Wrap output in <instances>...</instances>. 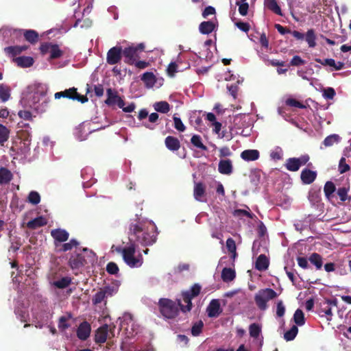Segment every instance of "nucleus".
Returning a JSON list of instances; mask_svg holds the SVG:
<instances>
[{"label": "nucleus", "instance_id": "1", "mask_svg": "<svg viewBox=\"0 0 351 351\" xmlns=\"http://www.w3.org/2000/svg\"><path fill=\"white\" fill-rule=\"evenodd\" d=\"M47 92V86L45 84H31L23 92L20 104L24 108L33 109L37 113H43L46 110L49 103Z\"/></svg>", "mask_w": 351, "mask_h": 351}, {"label": "nucleus", "instance_id": "2", "mask_svg": "<svg viewBox=\"0 0 351 351\" xmlns=\"http://www.w3.org/2000/svg\"><path fill=\"white\" fill-rule=\"evenodd\" d=\"M31 128L28 123L20 121L17 124V134L21 139L19 143H16L11 147V152H13L14 158L20 157L21 159L25 158L30 151L31 142Z\"/></svg>", "mask_w": 351, "mask_h": 351}, {"label": "nucleus", "instance_id": "3", "mask_svg": "<svg viewBox=\"0 0 351 351\" xmlns=\"http://www.w3.org/2000/svg\"><path fill=\"white\" fill-rule=\"evenodd\" d=\"M95 259V254L87 248L80 252L72 254L69 260V265L73 270L79 269L86 264L93 263Z\"/></svg>", "mask_w": 351, "mask_h": 351}, {"label": "nucleus", "instance_id": "4", "mask_svg": "<svg viewBox=\"0 0 351 351\" xmlns=\"http://www.w3.org/2000/svg\"><path fill=\"white\" fill-rule=\"evenodd\" d=\"M178 302V300H177ZM158 306L160 313L167 319L175 318L179 313L178 302H176L168 298H160L158 302Z\"/></svg>", "mask_w": 351, "mask_h": 351}, {"label": "nucleus", "instance_id": "5", "mask_svg": "<svg viewBox=\"0 0 351 351\" xmlns=\"http://www.w3.org/2000/svg\"><path fill=\"white\" fill-rule=\"evenodd\" d=\"M130 231L136 237L137 240L143 245H151L156 241V235L144 230L141 222L131 225Z\"/></svg>", "mask_w": 351, "mask_h": 351}, {"label": "nucleus", "instance_id": "6", "mask_svg": "<svg viewBox=\"0 0 351 351\" xmlns=\"http://www.w3.org/2000/svg\"><path fill=\"white\" fill-rule=\"evenodd\" d=\"M136 247L134 244H131L123 249L122 254L125 263L130 267H139L143 263L142 255L138 253L135 256Z\"/></svg>", "mask_w": 351, "mask_h": 351}, {"label": "nucleus", "instance_id": "7", "mask_svg": "<svg viewBox=\"0 0 351 351\" xmlns=\"http://www.w3.org/2000/svg\"><path fill=\"white\" fill-rule=\"evenodd\" d=\"M278 296L277 293L270 288L260 289L254 296V301L258 308L261 311H265L267 307V302Z\"/></svg>", "mask_w": 351, "mask_h": 351}, {"label": "nucleus", "instance_id": "8", "mask_svg": "<svg viewBox=\"0 0 351 351\" xmlns=\"http://www.w3.org/2000/svg\"><path fill=\"white\" fill-rule=\"evenodd\" d=\"M201 289L202 287L199 284H194L190 290L182 293L183 301L186 304L184 306L181 304L180 300H178V304L180 306L182 312L186 313L191 311L193 306L191 300L200 293Z\"/></svg>", "mask_w": 351, "mask_h": 351}, {"label": "nucleus", "instance_id": "9", "mask_svg": "<svg viewBox=\"0 0 351 351\" xmlns=\"http://www.w3.org/2000/svg\"><path fill=\"white\" fill-rule=\"evenodd\" d=\"M93 125L90 121H84L76 126L73 131L75 138L80 141H85L90 134L105 128H96Z\"/></svg>", "mask_w": 351, "mask_h": 351}, {"label": "nucleus", "instance_id": "10", "mask_svg": "<svg viewBox=\"0 0 351 351\" xmlns=\"http://www.w3.org/2000/svg\"><path fill=\"white\" fill-rule=\"evenodd\" d=\"M145 49V45L139 43L136 46H130L126 47L123 51V55L125 57V62L133 65L136 60L140 58L139 53Z\"/></svg>", "mask_w": 351, "mask_h": 351}, {"label": "nucleus", "instance_id": "11", "mask_svg": "<svg viewBox=\"0 0 351 351\" xmlns=\"http://www.w3.org/2000/svg\"><path fill=\"white\" fill-rule=\"evenodd\" d=\"M119 331L123 330L128 337L133 336L134 333H137L132 314L124 313L122 317L119 318Z\"/></svg>", "mask_w": 351, "mask_h": 351}, {"label": "nucleus", "instance_id": "12", "mask_svg": "<svg viewBox=\"0 0 351 351\" xmlns=\"http://www.w3.org/2000/svg\"><path fill=\"white\" fill-rule=\"evenodd\" d=\"M54 97L56 99L60 98H67L72 100H76L82 104H84L88 101L86 96L80 95L77 92V88L73 87L69 89H66L64 91L57 92L54 95Z\"/></svg>", "mask_w": 351, "mask_h": 351}, {"label": "nucleus", "instance_id": "13", "mask_svg": "<svg viewBox=\"0 0 351 351\" xmlns=\"http://www.w3.org/2000/svg\"><path fill=\"white\" fill-rule=\"evenodd\" d=\"M290 34L298 40H302L305 38L308 47L311 48H313L316 46V35L313 29H308L305 35L296 30L291 31Z\"/></svg>", "mask_w": 351, "mask_h": 351}, {"label": "nucleus", "instance_id": "14", "mask_svg": "<svg viewBox=\"0 0 351 351\" xmlns=\"http://www.w3.org/2000/svg\"><path fill=\"white\" fill-rule=\"evenodd\" d=\"M124 100L118 95L116 90H111V106H117L125 112H132L134 110L136 105L134 102L130 103L128 106H125Z\"/></svg>", "mask_w": 351, "mask_h": 351}, {"label": "nucleus", "instance_id": "15", "mask_svg": "<svg viewBox=\"0 0 351 351\" xmlns=\"http://www.w3.org/2000/svg\"><path fill=\"white\" fill-rule=\"evenodd\" d=\"M317 173L316 171H313L308 168H304L302 170L300 173V179L304 184H311L317 178Z\"/></svg>", "mask_w": 351, "mask_h": 351}, {"label": "nucleus", "instance_id": "16", "mask_svg": "<svg viewBox=\"0 0 351 351\" xmlns=\"http://www.w3.org/2000/svg\"><path fill=\"white\" fill-rule=\"evenodd\" d=\"M90 332V324L88 322L84 321L79 325L77 329V337L80 340L85 341L89 337Z\"/></svg>", "mask_w": 351, "mask_h": 351}, {"label": "nucleus", "instance_id": "17", "mask_svg": "<svg viewBox=\"0 0 351 351\" xmlns=\"http://www.w3.org/2000/svg\"><path fill=\"white\" fill-rule=\"evenodd\" d=\"M219 301L217 299L212 300L206 308V312L209 317H217L221 313Z\"/></svg>", "mask_w": 351, "mask_h": 351}, {"label": "nucleus", "instance_id": "18", "mask_svg": "<svg viewBox=\"0 0 351 351\" xmlns=\"http://www.w3.org/2000/svg\"><path fill=\"white\" fill-rule=\"evenodd\" d=\"M332 306H337V301L336 299L334 300H327L322 306L320 308V312L324 313L327 316L328 320H331L332 313Z\"/></svg>", "mask_w": 351, "mask_h": 351}, {"label": "nucleus", "instance_id": "19", "mask_svg": "<svg viewBox=\"0 0 351 351\" xmlns=\"http://www.w3.org/2000/svg\"><path fill=\"white\" fill-rule=\"evenodd\" d=\"M206 186L202 182H195L193 189V196L198 202H204Z\"/></svg>", "mask_w": 351, "mask_h": 351}, {"label": "nucleus", "instance_id": "20", "mask_svg": "<svg viewBox=\"0 0 351 351\" xmlns=\"http://www.w3.org/2000/svg\"><path fill=\"white\" fill-rule=\"evenodd\" d=\"M218 171L223 175H230L233 171L232 161L230 159L221 160L218 165Z\"/></svg>", "mask_w": 351, "mask_h": 351}, {"label": "nucleus", "instance_id": "21", "mask_svg": "<svg viewBox=\"0 0 351 351\" xmlns=\"http://www.w3.org/2000/svg\"><path fill=\"white\" fill-rule=\"evenodd\" d=\"M166 147L171 151L176 152L180 148V142L178 138L173 136H168L165 139Z\"/></svg>", "mask_w": 351, "mask_h": 351}, {"label": "nucleus", "instance_id": "22", "mask_svg": "<svg viewBox=\"0 0 351 351\" xmlns=\"http://www.w3.org/2000/svg\"><path fill=\"white\" fill-rule=\"evenodd\" d=\"M308 199L313 205H316L322 200L321 188L312 187L308 191Z\"/></svg>", "mask_w": 351, "mask_h": 351}, {"label": "nucleus", "instance_id": "23", "mask_svg": "<svg viewBox=\"0 0 351 351\" xmlns=\"http://www.w3.org/2000/svg\"><path fill=\"white\" fill-rule=\"evenodd\" d=\"M269 265V260L265 254H261L256 258L255 262V269L258 271H263L268 269Z\"/></svg>", "mask_w": 351, "mask_h": 351}, {"label": "nucleus", "instance_id": "24", "mask_svg": "<svg viewBox=\"0 0 351 351\" xmlns=\"http://www.w3.org/2000/svg\"><path fill=\"white\" fill-rule=\"evenodd\" d=\"M108 287H105V289H101L97 292L92 300L93 304L95 305H99L104 302V305L106 306L107 304L106 293H108Z\"/></svg>", "mask_w": 351, "mask_h": 351}, {"label": "nucleus", "instance_id": "25", "mask_svg": "<svg viewBox=\"0 0 351 351\" xmlns=\"http://www.w3.org/2000/svg\"><path fill=\"white\" fill-rule=\"evenodd\" d=\"M51 235L54 239L55 241L60 243L64 242L69 239V233L62 229H54L51 231Z\"/></svg>", "mask_w": 351, "mask_h": 351}, {"label": "nucleus", "instance_id": "26", "mask_svg": "<svg viewBox=\"0 0 351 351\" xmlns=\"http://www.w3.org/2000/svg\"><path fill=\"white\" fill-rule=\"evenodd\" d=\"M108 335V325L105 324L99 327L95 332V341L96 343H102L106 341Z\"/></svg>", "mask_w": 351, "mask_h": 351}, {"label": "nucleus", "instance_id": "27", "mask_svg": "<svg viewBox=\"0 0 351 351\" xmlns=\"http://www.w3.org/2000/svg\"><path fill=\"white\" fill-rule=\"evenodd\" d=\"M260 153L257 149H245L241 154V158L245 161H254L258 159Z\"/></svg>", "mask_w": 351, "mask_h": 351}, {"label": "nucleus", "instance_id": "28", "mask_svg": "<svg viewBox=\"0 0 351 351\" xmlns=\"http://www.w3.org/2000/svg\"><path fill=\"white\" fill-rule=\"evenodd\" d=\"M215 24L213 21H203L199 24V30L202 34H209L214 31Z\"/></svg>", "mask_w": 351, "mask_h": 351}, {"label": "nucleus", "instance_id": "29", "mask_svg": "<svg viewBox=\"0 0 351 351\" xmlns=\"http://www.w3.org/2000/svg\"><path fill=\"white\" fill-rule=\"evenodd\" d=\"M14 62L17 64L18 66L27 68L33 65L34 59L30 56H21L16 58L14 59Z\"/></svg>", "mask_w": 351, "mask_h": 351}, {"label": "nucleus", "instance_id": "30", "mask_svg": "<svg viewBox=\"0 0 351 351\" xmlns=\"http://www.w3.org/2000/svg\"><path fill=\"white\" fill-rule=\"evenodd\" d=\"M141 80L145 84L147 87H153L156 82V76L152 72H145L141 76Z\"/></svg>", "mask_w": 351, "mask_h": 351}, {"label": "nucleus", "instance_id": "31", "mask_svg": "<svg viewBox=\"0 0 351 351\" xmlns=\"http://www.w3.org/2000/svg\"><path fill=\"white\" fill-rule=\"evenodd\" d=\"M123 51L121 47H111V64H117L121 60Z\"/></svg>", "mask_w": 351, "mask_h": 351}, {"label": "nucleus", "instance_id": "32", "mask_svg": "<svg viewBox=\"0 0 351 351\" xmlns=\"http://www.w3.org/2000/svg\"><path fill=\"white\" fill-rule=\"evenodd\" d=\"M27 49V47L25 45L23 46H11L8 47L4 49L5 52L12 56L14 57L18 54H20L22 51H25Z\"/></svg>", "mask_w": 351, "mask_h": 351}, {"label": "nucleus", "instance_id": "33", "mask_svg": "<svg viewBox=\"0 0 351 351\" xmlns=\"http://www.w3.org/2000/svg\"><path fill=\"white\" fill-rule=\"evenodd\" d=\"M236 277V272L231 268L225 267L221 271V278L223 282L232 281Z\"/></svg>", "mask_w": 351, "mask_h": 351}, {"label": "nucleus", "instance_id": "34", "mask_svg": "<svg viewBox=\"0 0 351 351\" xmlns=\"http://www.w3.org/2000/svg\"><path fill=\"white\" fill-rule=\"evenodd\" d=\"M285 167L288 171H297L300 169V164L297 158H289L286 160Z\"/></svg>", "mask_w": 351, "mask_h": 351}, {"label": "nucleus", "instance_id": "35", "mask_svg": "<svg viewBox=\"0 0 351 351\" xmlns=\"http://www.w3.org/2000/svg\"><path fill=\"white\" fill-rule=\"evenodd\" d=\"M12 178V173L6 168H0V184H5L8 183Z\"/></svg>", "mask_w": 351, "mask_h": 351}, {"label": "nucleus", "instance_id": "36", "mask_svg": "<svg viewBox=\"0 0 351 351\" xmlns=\"http://www.w3.org/2000/svg\"><path fill=\"white\" fill-rule=\"evenodd\" d=\"M265 4L269 10L279 16H283L280 7L276 0H265Z\"/></svg>", "mask_w": 351, "mask_h": 351}, {"label": "nucleus", "instance_id": "37", "mask_svg": "<svg viewBox=\"0 0 351 351\" xmlns=\"http://www.w3.org/2000/svg\"><path fill=\"white\" fill-rule=\"evenodd\" d=\"M71 282L72 278L71 277L65 276L58 280L54 281L53 285L56 288L62 289L69 287L71 284Z\"/></svg>", "mask_w": 351, "mask_h": 351}, {"label": "nucleus", "instance_id": "38", "mask_svg": "<svg viewBox=\"0 0 351 351\" xmlns=\"http://www.w3.org/2000/svg\"><path fill=\"white\" fill-rule=\"evenodd\" d=\"M247 210L245 209H235L233 211V217L236 218H248V219H252L253 218V214L250 212L248 207H247Z\"/></svg>", "mask_w": 351, "mask_h": 351}, {"label": "nucleus", "instance_id": "39", "mask_svg": "<svg viewBox=\"0 0 351 351\" xmlns=\"http://www.w3.org/2000/svg\"><path fill=\"white\" fill-rule=\"evenodd\" d=\"M154 108L156 111L163 114H166L170 110V105L165 101L156 102L154 104Z\"/></svg>", "mask_w": 351, "mask_h": 351}, {"label": "nucleus", "instance_id": "40", "mask_svg": "<svg viewBox=\"0 0 351 351\" xmlns=\"http://www.w3.org/2000/svg\"><path fill=\"white\" fill-rule=\"evenodd\" d=\"M293 320L296 325L298 326H303L305 324V318L304 315L302 311L300 308H298L293 315Z\"/></svg>", "mask_w": 351, "mask_h": 351}, {"label": "nucleus", "instance_id": "41", "mask_svg": "<svg viewBox=\"0 0 351 351\" xmlns=\"http://www.w3.org/2000/svg\"><path fill=\"white\" fill-rule=\"evenodd\" d=\"M191 142L193 146L203 151L207 150V147L203 144L202 138L199 135L195 134L191 137Z\"/></svg>", "mask_w": 351, "mask_h": 351}, {"label": "nucleus", "instance_id": "42", "mask_svg": "<svg viewBox=\"0 0 351 351\" xmlns=\"http://www.w3.org/2000/svg\"><path fill=\"white\" fill-rule=\"evenodd\" d=\"M298 332V328L293 325L291 328L284 334V338L287 341L293 340Z\"/></svg>", "mask_w": 351, "mask_h": 351}, {"label": "nucleus", "instance_id": "43", "mask_svg": "<svg viewBox=\"0 0 351 351\" xmlns=\"http://www.w3.org/2000/svg\"><path fill=\"white\" fill-rule=\"evenodd\" d=\"M10 96V89L5 84H0V98L3 102L7 101Z\"/></svg>", "mask_w": 351, "mask_h": 351}, {"label": "nucleus", "instance_id": "44", "mask_svg": "<svg viewBox=\"0 0 351 351\" xmlns=\"http://www.w3.org/2000/svg\"><path fill=\"white\" fill-rule=\"evenodd\" d=\"M226 247L231 254V257L234 258L237 256V246L234 240L232 238H228L226 241Z\"/></svg>", "mask_w": 351, "mask_h": 351}, {"label": "nucleus", "instance_id": "45", "mask_svg": "<svg viewBox=\"0 0 351 351\" xmlns=\"http://www.w3.org/2000/svg\"><path fill=\"white\" fill-rule=\"evenodd\" d=\"M309 261L316 267L317 269H320L322 268L323 263L322 258L317 253H313L309 258Z\"/></svg>", "mask_w": 351, "mask_h": 351}, {"label": "nucleus", "instance_id": "46", "mask_svg": "<svg viewBox=\"0 0 351 351\" xmlns=\"http://www.w3.org/2000/svg\"><path fill=\"white\" fill-rule=\"evenodd\" d=\"M335 184L331 181H327L324 186V192L327 198H330L331 195L335 191Z\"/></svg>", "mask_w": 351, "mask_h": 351}, {"label": "nucleus", "instance_id": "47", "mask_svg": "<svg viewBox=\"0 0 351 351\" xmlns=\"http://www.w3.org/2000/svg\"><path fill=\"white\" fill-rule=\"evenodd\" d=\"M27 201L33 205H37L40 202V195L37 191H32L27 196Z\"/></svg>", "mask_w": 351, "mask_h": 351}, {"label": "nucleus", "instance_id": "48", "mask_svg": "<svg viewBox=\"0 0 351 351\" xmlns=\"http://www.w3.org/2000/svg\"><path fill=\"white\" fill-rule=\"evenodd\" d=\"M24 36L27 41L34 43L37 41L38 34L34 30L29 29L25 32Z\"/></svg>", "mask_w": 351, "mask_h": 351}, {"label": "nucleus", "instance_id": "49", "mask_svg": "<svg viewBox=\"0 0 351 351\" xmlns=\"http://www.w3.org/2000/svg\"><path fill=\"white\" fill-rule=\"evenodd\" d=\"M47 224V221H28L26 226L31 230H35Z\"/></svg>", "mask_w": 351, "mask_h": 351}, {"label": "nucleus", "instance_id": "50", "mask_svg": "<svg viewBox=\"0 0 351 351\" xmlns=\"http://www.w3.org/2000/svg\"><path fill=\"white\" fill-rule=\"evenodd\" d=\"M204 327L202 321H199L193 324L191 328V334L194 337H197L200 335Z\"/></svg>", "mask_w": 351, "mask_h": 351}, {"label": "nucleus", "instance_id": "51", "mask_svg": "<svg viewBox=\"0 0 351 351\" xmlns=\"http://www.w3.org/2000/svg\"><path fill=\"white\" fill-rule=\"evenodd\" d=\"M50 49L49 57L51 59L58 58L62 55V51L60 50L58 45L52 44Z\"/></svg>", "mask_w": 351, "mask_h": 351}, {"label": "nucleus", "instance_id": "52", "mask_svg": "<svg viewBox=\"0 0 351 351\" xmlns=\"http://www.w3.org/2000/svg\"><path fill=\"white\" fill-rule=\"evenodd\" d=\"M249 332L252 337L257 338L261 332V329L258 324L254 323L250 324L249 327Z\"/></svg>", "mask_w": 351, "mask_h": 351}, {"label": "nucleus", "instance_id": "53", "mask_svg": "<svg viewBox=\"0 0 351 351\" xmlns=\"http://www.w3.org/2000/svg\"><path fill=\"white\" fill-rule=\"evenodd\" d=\"M339 140V136L337 134H331L328 136L323 142V144L326 147H329L335 143L338 142Z\"/></svg>", "mask_w": 351, "mask_h": 351}, {"label": "nucleus", "instance_id": "54", "mask_svg": "<svg viewBox=\"0 0 351 351\" xmlns=\"http://www.w3.org/2000/svg\"><path fill=\"white\" fill-rule=\"evenodd\" d=\"M285 104L287 106L291 107H295L301 109H304L306 108L305 105H304L302 103L293 98H288L285 101Z\"/></svg>", "mask_w": 351, "mask_h": 351}, {"label": "nucleus", "instance_id": "55", "mask_svg": "<svg viewBox=\"0 0 351 351\" xmlns=\"http://www.w3.org/2000/svg\"><path fill=\"white\" fill-rule=\"evenodd\" d=\"M9 130L8 129L0 124V143L3 144L4 142L7 141L9 137Z\"/></svg>", "mask_w": 351, "mask_h": 351}, {"label": "nucleus", "instance_id": "56", "mask_svg": "<svg viewBox=\"0 0 351 351\" xmlns=\"http://www.w3.org/2000/svg\"><path fill=\"white\" fill-rule=\"evenodd\" d=\"M79 245V243L75 240L71 239L69 243H64L61 245V248L60 249V251L62 252H66L72 250L73 247H77Z\"/></svg>", "mask_w": 351, "mask_h": 351}, {"label": "nucleus", "instance_id": "57", "mask_svg": "<svg viewBox=\"0 0 351 351\" xmlns=\"http://www.w3.org/2000/svg\"><path fill=\"white\" fill-rule=\"evenodd\" d=\"M18 116L25 121H32L33 117L31 112L27 110H19L18 112Z\"/></svg>", "mask_w": 351, "mask_h": 351}, {"label": "nucleus", "instance_id": "58", "mask_svg": "<svg viewBox=\"0 0 351 351\" xmlns=\"http://www.w3.org/2000/svg\"><path fill=\"white\" fill-rule=\"evenodd\" d=\"M69 318L65 316H61L58 321V328L64 331L70 327V324L67 323Z\"/></svg>", "mask_w": 351, "mask_h": 351}, {"label": "nucleus", "instance_id": "59", "mask_svg": "<svg viewBox=\"0 0 351 351\" xmlns=\"http://www.w3.org/2000/svg\"><path fill=\"white\" fill-rule=\"evenodd\" d=\"M174 128L179 132H184L186 129L180 118L173 116Z\"/></svg>", "mask_w": 351, "mask_h": 351}, {"label": "nucleus", "instance_id": "60", "mask_svg": "<svg viewBox=\"0 0 351 351\" xmlns=\"http://www.w3.org/2000/svg\"><path fill=\"white\" fill-rule=\"evenodd\" d=\"M349 191V188L346 187H341L337 190V195H339L341 201L345 202L348 199V192Z\"/></svg>", "mask_w": 351, "mask_h": 351}, {"label": "nucleus", "instance_id": "61", "mask_svg": "<svg viewBox=\"0 0 351 351\" xmlns=\"http://www.w3.org/2000/svg\"><path fill=\"white\" fill-rule=\"evenodd\" d=\"M285 313V306L282 300H279L276 304V315L278 317H282Z\"/></svg>", "mask_w": 351, "mask_h": 351}, {"label": "nucleus", "instance_id": "62", "mask_svg": "<svg viewBox=\"0 0 351 351\" xmlns=\"http://www.w3.org/2000/svg\"><path fill=\"white\" fill-rule=\"evenodd\" d=\"M236 4L239 5V12L242 16H246L248 12L249 5L247 3H242L237 1Z\"/></svg>", "mask_w": 351, "mask_h": 351}, {"label": "nucleus", "instance_id": "63", "mask_svg": "<svg viewBox=\"0 0 351 351\" xmlns=\"http://www.w3.org/2000/svg\"><path fill=\"white\" fill-rule=\"evenodd\" d=\"M350 166L346 164V158L342 157L339 162V171L340 173H344L350 170Z\"/></svg>", "mask_w": 351, "mask_h": 351}, {"label": "nucleus", "instance_id": "64", "mask_svg": "<svg viewBox=\"0 0 351 351\" xmlns=\"http://www.w3.org/2000/svg\"><path fill=\"white\" fill-rule=\"evenodd\" d=\"M310 221H298L294 224L295 229L300 232L307 228L310 226Z\"/></svg>", "mask_w": 351, "mask_h": 351}]
</instances>
